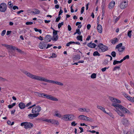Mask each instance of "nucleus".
Returning a JSON list of instances; mask_svg holds the SVG:
<instances>
[{
    "label": "nucleus",
    "mask_w": 134,
    "mask_h": 134,
    "mask_svg": "<svg viewBox=\"0 0 134 134\" xmlns=\"http://www.w3.org/2000/svg\"><path fill=\"white\" fill-rule=\"evenodd\" d=\"M23 72L27 77L32 79L53 83L55 84V83L56 81L47 80L45 78L34 75L27 71L24 70L23 71Z\"/></svg>",
    "instance_id": "f257e3e1"
},
{
    "label": "nucleus",
    "mask_w": 134,
    "mask_h": 134,
    "mask_svg": "<svg viewBox=\"0 0 134 134\" xmlns=\"http://www.w3.org/2000/svg\"><path fill=\"white\" fill-rule=\"evenodd\" d=\"M111 105L116 108L115 111L119 115L121 116H125L124 114V113H127L130 115L131 114L129 110L121 105L115 103L112 104Z\"/></svg>",
    "instance_id": "f03ea898"
},
{
    "label": "nucleus",
    "mask_w": 134,
    "mask_h": 134,
    "mask_svg": "<svg viewBox=\"0 0 134 134\" xmlns=\"http://www.w3.org/2000/svg\"><path fill=\"white\" fill-rule=\"evenodd\" d=\"M20 125L21 126H24V128L26 129L31 128L32 127L34 126V125L33 124L27 122L21 123V124Z\"/></svg>",
    "instance_id": "7ed1b4c3"
},
{
    "label": "nucleus",
    "mask_w": 134,
    "mask_h": 134,
    "mask_svg": "<svg viewBox=\"0 0 134 134\" xmlns=\"http://www.w3.org/2000/svg\"><path fill=\"white\" fill-rule=\"evenodd\" d=\"M41 120L43 121H45L48 122H50L52 124H56L58 125L59 124L58 121L57 120L53 119H48L42 118Z\"/></svg>",
    "instance_id": "20e7f679"
},
{
    "label": "nucleus",
    "mask_w": 134,
    "mask_h": 134,
    "mask_svg": "<svg viewBox=\"0 0 134 134\" xmlns=\"http://www.w3.org/2000/svg\"><path fill=\"white\" fill-rule=\"evenodd\" d=\"M7 5L6 3H2L0 4V11L1 12H5L7 10Z\"/></svg>",
    "instance_id": "39448f33"
},
{
    "label": "nucleus",
    "mask_w": 134,
    "mask_h": 134,
    "mask_svg": "<svg viewBox=\"0 0 134 134\" xmlns=\"http://www.w3.org/2000/svg\"><path fill=\"white\" fill-rule=\"evenodd\" d=\"M98 47L99 48V50L101 51L102 52H104L108 50V47L104 45L102 43H100L98 45Z\"/></svg>",
    "instance_id": "423d86ee"
},
{
    "label": "nucleus",
    "mask_w": 134,
    "mask_h": 134,
    "mask_svg": "<svg viewBox=\"0 0 134 134\" xmlns=\"http://www.w3.org/2000/svg\"><path fill=\"white\" fill-rule=\"evenodd\" d=\"M41 110V107L37 106L33 108L32 110V113L34 114L36 113H38Z\"/></svg>",
    "instance_id": "0eeeda50"
},
{
    "label": "nucleus",
    "mask_w": 134,
    "mask_h": 134,
    "mask_svg": "<svg viewBox=\"0 0 134 134\" xmlns=\"http://www.w3.org/2000/svg\"><path fill=\"white\" fill-rule=\"evenodd\" d=\"M128 5V3L125 1L122 2L120 5V8L121 9H124L126 8Z\"/></svg>",
    "instance_id": "6e6552de"
},
{
    "label": "nucleus",
    "mask_w": 134,
    "mask_h": 134,
    "mask_svg": "<svg viewBox=\"0 0 134 134\" xmlns=\"http://www.w3.org/2000/svg\"><path fill=\"white\" fill-rule=\"evenodd\" d=\"M48 99L55 101H58V99L56 98L53 97L51 95L46 94L45 96Z\"/></svg>",
    "instance_id": "1a4fd4ad"
},
{
    "label": "nucleus",
    "mask_w": 134,
    "mask_h": 134,
    "mask_svg": "<svg viewBox=\"0 0 134 134\" xmlns=\"http://www.w3.org/2000/svg\"><path fill=\"white\" fill-rule=\"evenodd\" d=\"M52 40V37L50 35H47L44 38V41L46 42H50Z\"/></svg>",
    "instance_id": "9d476101"
},
{
    "label": "nucleus",
    "mask_w": 134,
    "mask_h": 134,
    "mask_svg": "<svg viewBox=\"0 0 134 134\" xmlns=\"http://www.w3.org/2000/svg\"><path fill=\"white\" fill-rule=\"evenodd\" d=\"M79 118L83 120H84L89 121L90 120L89 119L90 118L83 115H80L79 116Z\"/></svg>",
    "instance_id": "9b49d317"
},
{
    "label": "nucleus",
    "mask_w": 134,
    "mask_h": 134,
    "mask_svg": "<svg viewBox=\"0 0 134 134\" xmlns=\"http://www.w3.org/2000/svg\"><path fill=\"white\" fill-rule=\"evenodd\" d=\"M122 124L125 125H129V122L128 120L126 118H124L122 121Z\"/></svg>",
    "instance_id": "f8f14e48"
},
{
    "label": "nucleus",
    "mask_w": 134,
    "mask_h": 134,
    "mask_svg": "<svg viewBox=\"0 0 134 134\" xmlns=\"http://www.w3.org/2000/svg\"><path fill=\"white\" fill-rule=\"evenodd\" d=\"M39 114V113H38L37 114H30L28 115L29 118L31 119H33L34 118L37 117L38 115Z\"/></svg>",
    "instance_id": "ddd939ff"
},
{
    "label": "nucleus",
    "mask_w": 134,
    "mask_h": 134,
    "mask_svg": "<svg viewBox=\"0 0 134 134\" xmlns=\"http://www.w3.org/2000/svg\"><path fill=\"white\" fill-rule=\"evenodd\" d=\"M81 112H89L90 111L89 109L88 108H80L78 109Z\"/></svg>",
    "instance_id": "4468645a"
},
{
    "label": "nucleus",
    "mask_w": 134,
    "mask_h": 134,
    "mask_svg": "<svg viewBox=\"0 0 134 134\" xmlns=\"http://www.w3.org/2000/svg\"><path fill=\"white\" fill-rule=\"evenodd\" d=\"M31 13H33L34 14H37L40 13V11L37 9L34 8L32 9L31 11Z\"/></svg>",
    "instance_id": "2eb2a0df"
},
{
    "label": "nucleus",
    "mask_w": 134,
    "mask_h": 134,
    "mask_svg": "<svg viewBox=\"0 0 134 134\" xmlns=\"http://www.w3.org/2000/svg\"><path fill=\"white\" fill-rule=\"evenodd\" d=\"M35 93L36 95L40 97H45L46 94L42 93H40L38 92H35Z\"/></svg>",
    "instance_id": "dca6fc26"
},
{
    "label": "nucleus",
    "mask_w": 134,
    "mask_h": 134,
    "mask_svg": "<svg viewBox=\"0 0 134 134\" xmlns=\"http://www.w3.org/2000/svg\"><path fill=\"white\" fill-rule=\"evenodd\" d=\"M46 44L44 42H40L39 44L40 48L41 49H43L46 47Z\"/></svg>",
    "instance_id": "f3484780"
},
{
    "label": "nucleus",
    "mask_w": 134,
    "mask_h": 134,
    "mask_svg": "<svg viewBox=\"0 0 134 134\" xmlns=\"http://www.w3.org/2000/svg\"><path fill=\"white\" fill-rule=\"evenodd\" d=\"M97 29L98 32L100 33H101L102 32V28L101 25L98 24L97 27Z\"/></svg>",
    "instance_id": "a211bd4d"
},
{
    "label": "nucleus",
    "mask_w": 134,
    "mask_h": 134,
    "mask_svg": "<svg viewBox=\"0 0 134 134\" xmlns=\"http://www.w3.org/2000/svg\"><path fill=\"white\" fill-rule=\"evenodd\" d=\"M115 2L114 1H111L110 3L108 6L109 9H111L113 8L115 5Z\"/></svg>",
    "instance_id": "6ab92c4d"
},
{
    "label": "nucleus",
    "mask_w": 134,
    "mask_h": 134,
    "mask_svg": "<svg viewBox=\"0 0 134 134\" xmlns=\"http://www.w3.org/2000/svg\"><path fill=\"white\" fill-rule=\"evenodd\" d=\"M18 106L21 109H24L26 107V105L25 104L22 102L18 104Z\"/></svg>",
    "instance_id": "aec40b11"
},
{
    "label": "nucleus",
    "mask_w": 134,
    "mask_h": 134,
    "mask_svg": "<svg viewBox=\"0 0 134 134\" xmlns=\"http://www.w3.org/2000/svg\"><path fill=\"white\" fill-rule=\"evenodd\" d=\"M87 46L91 48H95L96 45L94 43H92V42H91L90 43H88Z\"/></svg>",
    "instance_id": "412c9836"
},
{
    "label": "nucleus",
    "mask_w": 134,
    "mask_h": 134,
    "mask_svg": "<svg viewBox=\"0 0 134 134\" xmlns=\"http://www.w3.org/2000/svg\"><path fill=\"white\" fill-rule=\"evenodd\" d=\"M68 120H72L75 118V117L73 115L69 114Z\"/></svg>",
    "instance_id": "4be33fe9"
},
{
    "label": "nucleus",
    "mask_w": 134,
    "mask_h": 134,
    "mask_svg": "<svg viewBox=\"0 0 134 134\" xmlns=\"http://www.w3.org/2000/svg\"><path fill=\"white\" fill-rule=\"evenodd\" d=\"M97 108L98 109H99L101 110L102 111H103L104 113H106V114H108L105 111V108H104L103 107H102V106H100L98 105L97 106Z\"/></svg>",
    "instance_id": "5701e85b"
},
{
    "label": "nucleus",
    "mask_w": 134,
    "mask_h": 134,
    "mask_svg": "<svg viewBox=\"0 0 134 134\" xmlns=\"http://www.w3.org/2000/svg\"><path fill=\"white\" fill-rule=\"evenodd\" d=\"M58 35H53L52 38V40L53 41H56L58 40Z\"/></svg>",
    "instance_id": "b1692460"
},
{
    "label": "nucleus",
    "mask_w": 134,
    "mask_h": 134,
    "mask_svg": "<svg viewBox=\"0 0 134 134\" xmlns=\"http://www.w3.org/2000/svg\"><path fill=\"white\" fill-rule=\"evenodd\" d=\"M118 40L117 38H113V39L111 40V43L113 44H114L115 43L118 42Z\"/></svg>",
    "instance_id": "393cba45"
},
{
    "label": "nucleus",
    "mask_w": 134,
    "mask_h": 134,
    "mask_svg": "<svg viewBox=\"0 0 134 134\" xmlns=\"http://www.w3.org/2000/svg\"><path fill=\"white\" fill-rule=\"evenodd\" d=\"M69 114H66L63 116L62 118V119L65 121L69 120H68Z\"/></svg>",
    "instance_id": "a878e982"
},
{
    "label": "nucleus",
    "mask_w": 134,
    "mask_h": 134,
    "mask_svg": "<svg viewBox=\"0 0 134 134\" xmlns=\"http://www.w3.org/2000/svg\"><path fill=\"white\" fill-rule=\"evenodd\" d=\"M81 57L80 55L77 54L74 55V59H80Z\"/></svg>",
    "instance_id": "bb28decb"
},
{
    "label": "nucleus",
    "mask_w": 134,
    "mask_h": 134,
    "mask_svg": "<svg viewBox=\"0 0 134 134\" xmlns=\"http://www.w3.org/2000/svg\"><path fill=\"white\" fill-rule=\"evenodd\" d=\"M109 99L113 102H116L117 101V99L116 98H114L112 97H109Z\"/></svg>",
    "instance_id": "cd10ccee"
},
{
    "label": "nucleus",
    "mask_w": 134,
    "mask_h": 134,
    "mask_svg": "<svg viewBox=\"0 0 134 134\" xmlns=\"http://www.w3.org/2000/svg\"><path fill=\"white\" fill-rule=\"evenodd\" d=\"M126 98L129 100L130 101L132 102H134V100L130 96H128Z\"/></svg>",
    "instance_id": "c85d7f7f"
},
{
    "label": "nucleus",
    "mask_w": 134,
    "mask_h": 134,
    "mask_svg": "<svg viewBox=\"0 0 134 134\" xmlns=\"http://www.w3.org/2000/svg\"><path fill=\"white\" fill-rule=\"evenodd\" d=\"M77 40L79 41H82V36L81 35H79L77 36L76 38Z\"/></svg>",
    "instance_id": "c756f323"
},
{
    "label": "nucleus",
    "mask_w": 134,
    "mask_h": 134,
    "mask_svg": "<svg viewBox=\"0 0 134 134\" xmlns=\"http://www.w3.org/2000/svg\"><path fill=\"white\" fill-rule=\"evenodd\" d=\"M125 47L124 46H122L121 48H119L118 49V51L120 52H122L125 49Z\"/></svg>",
    "instance_id": "7c9ffc66"
},
{
    "label": "nucleus",
    "mask_w": 134,
    "mask_h": 134,
    "mask_svg": "<svg viewBox=\"0 0 134 134\" xmlns=\"http://www.w3.org/2000/svg\"><path fill=\"white\" fill-rule=\"evenodd\" d=\"M53 35H57L58 32V31L55 30L54 29H53Z\"/></svg>",
    "instance_id": "2f4dec72"
},
{
    "label": "nucleus",
    "mask_w": 134,
    "mask_h": 134,
    "mask_svg": "<svg viewBox=\"0 0 134 134\" xmlns=\"http://www.w3.org/2000/svg\"><path fill=\"white\" fill-rule=\"evenodd\" d=\"M93 55L94 56H100V55L98 51H96L94 52L93 53Z\"/></svg>",
    "instance_id": "473e14b6"
},
{
    "label": "nucleus",
    "mask_w": 134,
    "mask_h": 134,
    "mask_svg": "<svg viewBox=\"0 0 134 134\" xmlns=\"http://www.w3.org/2000/svg\"><path fill=\"white\" fill-rule=\"evenodd\" d=\"M76 34H77L79 35L81 34V32H80V29H77L76 30Z\"/></svg>",
    "instance_id": "72a5a7b5"
},
{
    "label": "nucleus",
    "mask_w": 134,
    "mask_h": 134,
    "mask_svg": "<svg viewBox=\"0 0 134 134\" xmlns=\"http://www.w3.org/2000/svg\"><path fill=\"white\" fill-rule=\"evenodd\" d=\"M74 44V42L70 41L66 44V46H69L70 44Z\"/></svg>",
    "instance_id": "f704fd0d"
},
{
    "label": "nucleus",
    "mask_w": 134,
    "mask_h": 134,
    "mask_svg": "<svg viewBox=\"0 0 134 134\" xmlns=\"http://www.w3.org/2000/svg\"><path fill=\"white\" fill-rule=\"evenodd\" d=\"M131 32L132 31L131 30L129 31L127 33V35L130 38L131 37Z\"/></svg>",
    "instance_id": "c9c22d12"
},
{
    "label": "nucleus",
    "mask_w": 134,
    "mask_h": 134,
    "mask_svg": "<svg viewBox=\"0 0 134 134\" xmlns=\"http://www.w3.org/2000/svg\"><path fill=\"white\" fill-rule=\"evenodd\" d=\"M63 25V22H62L61 23H59L58 25V28L60 29L62 25Z\"/></svg>",
    "instance_id": "e433bc0d"
},
{
    "label": "nucleus",
    "mask_w": 134,
    "mask_h": 134,
    "mask_svg": "<svg viewBox=\"0 0 134 134\" xmlns=\"http://www.w3.org/2000/svg\"><path fill=\"white\" fill-rule=\"evenodd\" d=\"M91 77L92 79H95L96 77V74L95 73L92 74L91 75Z\"/></svg>",
    "instance_id": "4c0bfd02"
},
{
    "label": "nucleus",
    "mask_w": 134,
    "mask_h": 134,
    "mask_svg": "<svg viewBox=\"0 0 134 134\" xmlns=\"http://www.w3.org/2000/svg\"><path fill=\"white\" fill-rule=\"evenodd\" d=\"M111 55L113 56V57H114L116 56V53L115 51H113L111 53Z\"/></svg>",
    "instance_id": "58836bf2"
},
{
    "label": "nucleus",
    "mask_w": 134,
    "mask_h": 134,
    "mask_svg": "<svg viewBox=\"0 0 134 134\" xmlns=\"http://www.w3.org/2000/svg\"><path fill=\"white\" fill-rule=\"evenodd\" d=\"M122 45V44L121 43H120L116 46V48L118 49L121 47Z\"/></svg>",
    "instance_id": "ea45409f"
},
{
    "label": "nucleus",
    "mask_w": 134,
    "mask_h": 134,
    "mask_svg": "<svg viewBox=\"0 0 134 134\" xmlns=\"http://www.w3.org/2000/svg\"><path fill=\"white\" fill-rule=\"evenodd\" d=\"M119 63H120L119 61H117L116 60H114L113 62V64L114 65H115Z\"/></svg>",
    "instance_id": "a19ab883"
},
{
    "label": "nucleus",
    "mask_w": 134,
    "mask_h": 134,
    "mask_svg": "<svg viewBox=\"0 0 134 134\" xmlns=\"http://www.w3.org/2000/svg\"><path fill=\"white\" fill-rule=\"evenodd\" d=\"M34 30L35 31L39 32L40 34L42 33L41 30L40 29H38L36 28H34Z\"/></svg>",
    "instance_id": "79ce46f5"
},
{
    "label": "nucleus",
    "mask_w": 134,
    "mask_h": 134,
    "mask_svg": "<svg viewBox=\"0 0 134 134\" xmlns=\"http://www.w3.org/2000/svg\"><path fill=\"white\" fill-rule=\"evenodd\" d=\"M55 84L60 86H62L63 85L62 83L57 81H56Z\"/></svg>",
    "instance_id": "37998d69"
},
{
    "label": "nucleus",
    "mask_w": 134,
    "mask_h": 134,
    "mask_svg": "<svg viewBox=\"0 0 134 134\" xmlns=\"http://www.w3.org/2000/svg\"><path fill=\"white\" fill-rule=\"evenodd\" d=\"M6 80H7L3 78L2 77H0V81L4 82Z\"/></svg>",
    "instance_id": "c03bdc74"
},
{
    "label": "nucleus",
    "mask_w": 134,
    "mask_h": 134,
    "mask_svg": "<svg viewBox=\"0 0 134 134\" xmlns=\"http://www.w3.org/2000/svg\"><path fill=\"white\" fill-rule=\"evenodd\" d=\"M60 18H61L60 16H59L55 20V22H58L59 21V20H60Z\"/></svg>",
    "instance_id": "a18cd8bd"
},
{
    "label": "nucleus",
    "mask_w": 134,
    "mask_h": 134,
    "mask_svg": "<svg viewBox=\"0 0 134 134\" xmlns=\"http://www.w3.org/2000/svg\"><path fill=\"white\" fill-rule=\"evenodd\" d=\"M77 124V123H75V121H73L71 123V126H75Z\"/></svg>",
    "instance_id": "49530a36"
},
{
    "label": "nucleus",
    "mask_w": 134,
    "mask_h": 134,
    "mask_svg": "<svg viewBox=\"0 0 134 134\" xmlns=\"http://www.w3.org/2000/svg\"><path fill=\"white\" fill-rule=\"evenodd\" d=\"M120 68V67L119 66H117L115 67L113 69V71H114L116 70L117 69H119Z\"/></svg>",
    "instance_id": "de8ad7c7"
},
{
    "label": "nucleus",
    "mask_w": 134,
    "mask_h": 134,
    "mask_svg": "<svg viewBox=\"0 0 134 134\" xmlns=\"http://www.w3.org/2000/svg\"><path fill=\"white\" fill-rule=\"evenodd\" d=\"M129 58V56L128 55H126L125 56V57H124L123 58V59H124V60H126V59H128Z\"/></svg>",
    "instance_id": "09e8293b"
},
{
    "label": "nucleus",
    "mask_w": 134,
    "mask_h": 134,
    "mask_svg": "<svg viewBox=\"0 0 134 134\" xmlns=\"http://www.w3.org/2000/svg\"><path fill=\"white\" fill-rule=\"evenodd\" d=\"M33 24V23L31 22H27L26 23V25H32Z\"/></svg>",
    "instance_id": "8fccbe9b"
},
{
    "label": "nucleus",
    "mask_w": 134,
    "mask_h": 134,
    "mask_svg": "<svg viewBox=\"0 0 134 134\" xmlns=\"http://www.w3.org/2000/svg\"><path fill=\"white\" fill-rule=\"evenodd\" d=\"M6 32V31L5 30H3L1 33V35L2 36H3L5 34Z\"/></svg>",
    "instance_id": "3c124183"
},
{
    "label": "nucleus",
    "mask_w": 134,
    "mask_h": 134,
    "mask_svg": "<svg viewBox=\"0 0 134 134\" xmlns=\"http://www.w3.org/2000/svg\"><path fill=\"white\" fill-rule=\"evenodd\" d=\"M55 116L59 118H60L61 117V115L59 114L58 113H55Z\"/></svg>",
    "instance_id": "603ef678"
},
{
    "label": "nucleus",
    "mask_w": 134,
    "mask_h": 134,
    "mask_svg": "<svg viewBox=\"0 0 134 134\" xmlns=\"http://www.w3.org/2000/svg\"><path fill=\"white\" fill-rule=\"evenodd\" d=\"M123 95L126 98H127V97L129 95L125 93H124L123 94Z\"/></svg>",
    "instance_id": "864d4df0"
},
{
    "label": "nucleus",
    "mask_w": 134,
    "mask_h": 134,
    "mask_svg": "<svg viewBox=\"0 0 134 134\" xmlns=\"http://www.w3.org/2000/svg\"><path fill=\"white\" fill-rule=\"evenodd\" d=\"M63 13V10L61 9H60L59 11V14H58V15L59 16L61 14H62Z\"/></svg>",
    "instance_id": "5fc2aeb1"
},
{
    "label": "nucleus",
    "mask_w": 134,
    "mask_h": 134,
    "mask_svg": "<svg viewBox=\"0 0 134 134\" xmlns=\"http://www.w3.org/2000/svg\"><path fill=\"white\" fill-rule=\"evenodd\" d=\"M108 68H107V67H105L104 68H103L101 69V70L102 72L105 71L106 69H108Z\"/></svg>",
    "instance_id": "6e6d98bb"
},
{
    "label": "nucleus",
    "mask_w": 134,
    "mask_h": 134,
    "mask_svg": "<svg viewBox=\"0 0 134 134\" xmlns=\"http://www.w3.org/2000/svg\"><path fill=\"white\" fill-rule=\"evenodd\" d=\"M37 38H38L39 40H40L41 41H42L43 40V38L41 36H40L39 37H37Z\"/></svg>",
    "instance_id": "4d7b16f0"
},
{
    "label": "nucleus",
    "mask_w": 134,
    "mask_h": 134,
    "mask_svg": "<svg viewBox=\"0 0 134 134\" xmlns=\"http://www.w3.org/2000/svg\"><path fill=\"white\" fill-rule=\"evenodd\" d=\"M16 49L20 53H22L23 52L20 49H18V48H17Z\"/></svg>",
    "instance_id": "13d9d810"
},
{
    "label": "nucleus",
    "mask_w": 134,
    "mask_h": 134,
    "mask_svg": "<svg viewBox=\"0 0 134 134\" xmlns=\"http://www.w3.org/2000/svg\"><path fill=\"white\" fill-rule=\"evenodd\" d=\"M84 7H82L81 9V14H82L84 11Z\"/></svg>",
    "instance_id": "bf43d9fd"
},
{
    "label": "nucleus",
    "mask_w": 134,
    "mask_h": 134,
    "mask_svg": "<svg viewBox=\"0 0 134 134\" xmlns=\"http://www.w3.org/2000/svg\"><path fill=\"white\" fill-rule=\"evenodd\" d=\"M91 27V25L90 24H88L87 25V27L88 30H89Z\"/></svg>",
    "instance_id": "052dcab7"
},
{
    "label": "nucleus",
    "mask_w": 134,
    "mask_h": 134,
    "mask_svg": "<svg viewBox=\"0 0 134 134\" xmlns=\"http://www.w3.org/2000/svg\"><path fill=\"white\" fill-rule=\"evenodd\" d=\"M56 55L54 53H53L52 54V55L51 57L52 58H54L56 57Z\"/></svg>",
    "instance_id": "680f3d73"
},
{
    "label": "nucleus",
    "mask_w": 134,
    "mask_h": 134,
    "mask_svg": "<svg viewBox=\"0 0 134 134\" xmlns=\"http://www.w3.org/2000/svg\"><path fill=\"white\" fill-rule=\"evenodd\" d=\"M99 16L97 17V25L99 24Z\"/></svg>",
    "instance_id": "e2e57ef3"
},
{
    "label": "nucleus",
    "mask_w": 134,
    "mask_h": 134,
    "mask_svg": "<svg viewBox=\"0 0 134 134\" xmlns=\"http://www.w3.org/2000/svg\"><path fill=\"white\" fill-rule=\"evenodd\" d=\"M12 31H7V35H8L10 34Z\"/></svg>",
    "instance_id": "0e129e2a"
},
{
    "label": "nucleus",
    "mask_w": 134,
    "mask_h": 134,
    "mask_svg": "<svg viewBox=\"0 0 134 134\" xmlns=\"http://www.w3.org/2000/svg\"><path fill=\"white\" fill-rule=\"evenodd\" d=\"M68 30L69 31H70L71 30V28L70 26L69 25L68 26Z\"/></svg>",
    "instance_id": "69168bd1"
},
{
    "label": "nucleus",
    "mask_w": 134,
    "mask_h": 134,
    "mask_svg": "<svg viewBox=\"0 0 134 134\" xmlns=\"http://www.w3.org/2000/svg\"><path fill=\"white\" fill-rule=\"evenodd\" d=\"M8 7L9 8H12L13 7V4H8Z\"/></svg>",
    "instance_id": "338daca9"
},
{
    "label": "nucleus",
    "mask_w": 134,
    "mask_h": 134,
    "mask_svg": "<svg viewBox=\"0 0 134 134\" xmlns=\"http://www.w3.org/2000/svg\"><path fill=\"white\" fill-rule=\"evenodd\" d=\"M52 44H48V45H47V47H46V48L47 49L49 47H51L52 46Z\"/></svg>",
    "instance_id": "774afa93"
}]
</instances>
